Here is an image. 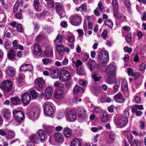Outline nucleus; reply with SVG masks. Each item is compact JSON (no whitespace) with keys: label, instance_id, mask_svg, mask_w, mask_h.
I'll return each mask as SVG.
<instances>
[{"label":"nucleus","instance_id":"nucleus-1","mask_svg":"<svg viewBox=\"0 0 146 146\" xmlns=\"http://www.w3.org/2000/svg\"><path fill=\"white\" fill-rule=\"evenodd\" d=\"M125 113L126 116L122 115L119 117L115 122V124L118 127L122 128L125 126L128 122V117L129 115V112L126 111Z\"/></svg>","mask_w":146,"mask_h":146},{"label":"nucleus","instance_id":"nucleus-2","mask_svg":"<svg viewBox=\"0 0 146 146\" xmlns=\"http://www.w3.org/2000/svg\"><path fill=\"white\" fill-rule=\"evenodd\" d=\"M13 118L17 122L20 123L23 120L24 114L21 111L14 110L13 111Z\"/></svg>","mask_w":146,"mask_h":146},{"label":"nucleus","instance_id":"nucleus-3","mask_svg":"<svg viewBox=\"0 0 146 146\" xmlns=\"http://www.w3.org/2000/svg\"><path fill=\"white\" fill-rule=\"evenodd\" d=\"M12 85V83L11 81H5L0 84V87L4 92H8L11 89Z\"/></svg>","mask_w":146,"mask_h":146},{"label":"nucleus","instance_id":"nucleus-4","mask_svg":"<svg viewBox=\"0 0 146 146\" xmlns=\"http://www.w3.org/2000/svg\"><path fill=\"white\" fill-rule=\"evenodd\" d=\"M40 115V110L37 108H34L29 112V117L33 120L37 119Z\"/></svg>","mask_w":146,"mask_h":146},{"label":"nucleus","instance_id":"nucleus-5","mask_svg":"<svg viewBox=\"0 0 146 146\" xmlns=\"http://www.w3.org/2000/svg\"><path fill=\"white\" fill-rule=\"evenodd\" d=\"M109 60V56L108 53L104 51L103 52H100L98 56V61L102 64L107 62Z\"/></svg>","mask_w":146,"mask_h":146},{"label":"nucleus","instance_id":"nucleus-6","mask_svg":"<svg viewBox=\"0 0 146 146\" xmlns=\"http://www.w3.org/2000/svg\"><path fill=\"white\" fill-rule=\"evenodd\" d=\"M35 87L36 90L40 91L44 86V81L41 78H36L34 82Z\"/></svg>","mask_w":146,"mask_h":146},{"label":"nucleus","instance_id":"nucleus-7","mask_svg":"<svg viewBox=\"0 0 146 146\" xmlns=\"http://www.w3.org/2000/svg\"><path fill=\"white\" fill-rule=\"evenodd\" d=\"M70 78V75L68 72L65 70L62 69L60 72L59 80L62 82L68 80Z\"/></svg>","mask_w":146,"mask_h":146},{"label":"nucleus","instance_id":"nucleus-8","mask_svg":"<svg viewBox=\"0 0 146 146\" xmlns=\"http://www.w3.org/2000/svg\"><path fill=\"white\" fill-rule=\"evenodd\" d=\"M81 16L74 15L72 16L70 18V23L73 25L78 26L80 25L81 23Z\"/></svg>","mask_w":146,"mask_h":146},{"label":"nucleus","instance_id":"nucleus-9","mask_svg":"<svg viewBox=\"0 0 146 146\" xmlns=\"http://www.w3.org/2000/svg\"><path fill=\"white\" fill-rule=\"evenodd\" d=\"M56 5V9L57 13L59 15L60 18L64 17L65 15V12L62 5L60 3H55Z\"/></svg>","mask_w":146,"mask_h":146},{"label":"nucleus","instance_id":"nucleus-10","mask_svg":"<svg viewBox=\"0 0 146 146\" xmlns=\"http://www.w3.org/2000/svg\"><path fill=\"white\" fill-rule=\"evenodd\" d=\"M44 112L45 114L48 116L52 115L53 113L54 110L52 106L47 103L44 104Z\"/></svg>","mask_w":146,"mask_h":146},{"label":"nucleus","instance_id":"nucleus-11","mask_svg":"<svg viewBox=\"0 0 146 146\" xmlns=\"http://www.w3.org/2000/svg\"><path fill=\"white\" fill-rule=\"evenodd\" d=\"M31 100V96L28 93H24L21 96V101L25 105H27Z\"/></svg>","mask_w":146,"mask_h":146},{"label":"nucleus","instance_id":"nucleus-12","mask_svg":"<svg viewBox=\"0 0 146 146\" xmlns=\"http://www.w3.org/2000/svg\"><path fill=\"white\" fill-rule=\"evenodd\" d=\"M33 54L34 55L38 56H40L42 53L40 45L38 44H35L33 46Z\"/></svg>","mask_w":146,"mask_h":146},{"label":"nucleus","instance_id":"nucleus-13","mask_svg":"<svg viewBox=\"0 0 146 146\" xmlns=\"http://www.w3.org/2000/svg\"><path fill=\"white\" fill-rule=\"evenodd\" d=\"M19 69L22 72H25L26 71L31 72L33 69V67L30 64H25L21 66Z\"/></svg>","mask_w":146,"mask_h":146},{"label":"nucleus","instance_id":"nucleus-14","mask_svg":"<svg viewBox=\"0 0 146 146\" xmlns=\"http://www.w3.org/2000/svg\"><path fill=\"white\" fill-rule=\"evenodd\" d=\"M29 139L31 142L35 144L39 143V138L36 134H32L29 137Z\"/></svg>","mask_w":146,"mask_h":146},{"label":"nucleus","instance_id":"nucleus-15","mask_svg":"<svg viewBox=\"0 0 146 146\" xmlns=\"http://www.w3.org/2000/svg\"><path fill=\"white\" fill-rule=\"evenodd\" d=\"M59 71L58 68L56 67L52 68L51 70L50 76L53 79H57L59 76Z\"/></svg>","mask_w":146,"mask_h":146},{"label":"nucleus","instance_id":"nucleus-16","mask_svg":"<svg viewBox=\"0 0 146 146\" xmlns=\"http://www.w3.org/2000/svg\"><path fill=\"white\" fill-rule=\"evenodd\" d=\"M114 100L117 102L119 103H123L125 101V99L122 94L119 92L114 96Z\"/></svg>","mask_w":146,"mask_h":146},{"label":"nucleus","instance_id":"nucleus-17","mask_svg":"<svg viewBox=\"0 0 146 146\" xmlns=\"http://www.w3.org/2000/svg\"><path fill=\"white\" fill-rule=\"evenodd\" d=\"M96 62L94 60H90L87 63L86 65L88 68L91 71H94L96 68Z\"/></svg>","mask_w":146,"mask_h":146},{"label":"nucleus","instance_id":"nucleus-18","mask_svg":"<svg viewBox=\"0 0 146 146\" xmlns=\"http://www.w3.org/2000/svg\"><path fill=\"white\" fill-rule=\"evenodd\" d=\"M54 139L58 143H62L64 141L63 136L60 133H56L54 134Z\"/></svg>","mask_w":146,"mask_h":146},{"label":"nucleus","instance_id":"nucleus-19","mask_svg":"<svg viewBox=\"0 0 146 146\" xmlns=\"http://www.w3.org/2000/svg\"><path fill=\"white\" fill-rule=\"evenodd\" d=\"M37 135L39 137L41 141H44L45 138V133L44 131L42 129H38L36 132Z\"/></svg>","mask_w":146,"mask_h":146},{"label":"nucleus","instance_id":"nucleus-20","mask_svg":"<svg viewBox=\"0 0 146 146\" xmlns=\"http://www.w3.org/2000/svg\"><path fill=\"white\" fill-rule=\"evenodd\" d=\"M108 73L110 75H113L116 72V67L114 65L110 64L107 67Z\"/></svg>","mask_w":146,"mask_h":146},{"label":"nucleus","instance_id":"nucleus-21","mask_svg":"<svg viewBox=\"0 0 146 146\" xmlns=\"http://www.w3.org/2000/svg\"><path fill=\"white\" fill-rule=\"evenodd\" d=\"M63 91L61 90H58L54 94V97L57 99L60 100L64 97Z\"/></svg>","mask_w":146,"mask_h":146},{"label":"nucleus","instance_id":"nucleus-22","mask_svg":"<svg viewBox=\"0 0 146 146\" xmlns=\"http://www.w3.org/2000/svg\"><path fill=\"white\" fill-rule=\"evenodd\" d=\"M69 119L71 121H74L76 119V115L74 111H70L68 113Z\"/></svg>","mask_w":146,"mask_h":146},{"label":"nucleus","instance_id":"nucleus-23","mask_svg":"<svg viewBox=\"0 0 146 146\" xmlns=\"http://www.w3.org/2000/svg\"><path fill=\"white\" fill-rule=\"evenodd\" d=\"M121 88L124 94H126L128 95L129 93L127 83L126 81H123L122 82L121 85Z\"/></svg>","mask_w":146,"mask_h":146},{"label":"nucleus","instance_id":"nucleus-24","mask_svg":"<svg viewBox=\"0 0 146 146\" xmlns=\"http://www.w3.org/2000/svg\"><path fill=\"white\" fill-rule=\"evenodd\" d=\"M6 73L9 76L12 77L15 74V70L11 67H8L6 70Z\"/></svg>","mask_w":146,"mask_h":146},{"label":"nucleus","instance_id":"nucleus-25","mask_svg":"<svg viewBox=\"0 0 146 146\" xmlns=\"http://www.w3.org/2000/svg\"><path fill=\"white\" fill-rule=\"evenodd\" d=\"M11 102L12 104L15 105H19L21 102V100L17 97H12L10 99Z\"/></svg>","mask_w":146,"mask_h":146},{"label":"nucleus","instance_id":"nucleus-26","mask_svg":"<svg viewBox=\"0 0 146 146\" xmlns=\"http://www.w3.org/2000/svg\"><path fill=\"white\" fill-rule=\"evenodd\" d=\"M63 133L66 137H69L71 135V130L68 127H65L63 129Z\"/></svg>","mask_w":146,"mask_h":146},{"label":"nucleus","instance_id":"nucleus-27","mask_svg":"<svg viewBox=\"0 0 146 146\" xmlns=\"http://www.w3.org/2000/svg\"><path fill=\"white\" fill-rule=\"evenodd\" d=\"M56 48L59 54L61 56H63L64 54V46L62 44L60 45H57L56 46Z\"/></svg>","mask_w":146,"mask_h":146},{"label":"nucleus","instance_id":"nucleus-28","mask_svg":"<svg viewBox=\"0 0 146 146\" xmlns=\"http://www.w3.org/2000/svg\"><path fill=\"white\" fill-rule=\"evenodd\" d=\"M78 116L82 119L84 118L86 116V113L85 110L83 108H80L78 109Z\"/></svg>","mask_w":146,"mask_h":146},{"label":"nucleus","instance_id":"nucleus-29","mask_svg":"<svg viewBox=\"0 0 146 146\" xmlns=\"http://www.w3.org/2000/svg\"><path fill=\"white\" fill-rule=\"evenodd\" d=\"M62 37L60 35L58 34L56 38L54 41L55 44L57 45H60L62 44Z\"/></svg>","mask_w":146,"mask_h":146},{"label":"nucleus","instance_id":"nucleus-30","mask_svg":"<svg viewBox=\"0 0 146 146\" xmlns=\"http://www.w3.org/2000/svg\"><path fill=\"white\" fill-rule=\"evenodd\" d=\"M52 89L50 87H48L45 91V95L46 98H49L52 95Z\"/></svg>","mask_w":146,"mask_h":146},{"label":"nucleus","instance_id":"nucleus-31","mask_svg":"<svg viewBox=\"0 0 146 146\" xmlns=\"http://www.w3.org/2000/svg\"><path fill=\"white\" fill-rule=\"evenodd\" d=\"M71 146H81L80 141L76 138L73 139L71 142Z\"/></svg>","mask_w":146,"mask_h":146},{"label":"nucleus","instance_id":"nucleus-32","mask_svg":"<svg viewBox=\"0 0 146 146\" xmlns=\"http://www.w3.org/2000/svg\"><path fill=\"white\" fill-rule=\"evenodd\" d=\"M15 52L12 50H9L7 53V57L10 60L14 58L15 57Z\"/></svg>","mask_w":146,"mask_h":146},{"label":"nucleus","instance_id":"nucleus-33","mask_svg":"<svg viewBox=\"0 0 146 146\" xmlns=\"http://www.w3.org/2000/svg\"><path fill=\"white\" fill-rule=\"evenodd\" d=\"M3 115L4 118L6 120H9L11 117L9 110L8 109H5L3 113Z\"/></svg>","mask_w":146,"mask_h":146},{"label":"nucleus","instance_id":"nucleus-34","mask_svg":"<svg viewBox=\"0 0 146 146\" xmlns=\"http://www.w3.org/2000/svg\"><path fill=\"white\" fill-rule=\"evenodd\" d=\"M143 108L142 105H134L131 108V111H138V110H143Z\"/></svg>","mask_w":146,"mask_h":146},{"label":"nucleus","instance_id":"nucleus-35","mask_svg":"<svg viewBox=\"0 0 146 146\" xmlns=\"http://www.w3.org/2000/svg\"><path fill=\"white\" fill-rule=\"evenodd\" d=\"M74 92L75 94L84 92L82 88L78 85H76L73 89Z\"/></svg>","mask_w":146,"mask_h":146},{"label":"nucleus","instance_id":"nucleus-36","mask_svg":"<svg viewBox=\"0 0 146 146\" xmlns=\"http://www.w3.org/2000/svg\"><path fill=\"white\" fill-rule=\"evenodd\" d=\"M15 136V133L13 131L10 130L7 131L6 132V137L8 138H13Z\"/></svg>","mask_w":146,"mask_h":146},{"label":"nucleus","instance_id":"nucleus-37","mask_svg":"<svg viewBox=\"0 0 146 146\" xmlns=\"http://www.w3.org/2000/svg\"><path fill=\"white\" fill-rule=\"evenodd\" d=\"M110 75V76L106 79V82L108 84H111L113 83L115 80V76L113 75Z\"/></svg>","mask_w":146,"mask_h":146},{"label":"nucleus","instance_id":"nucleus-38","mask_svg":"<svg viewBox=\"0 0 146 146\" xmlns=\"http://www.w3.org/2000/svg\"><path fill=\"white\" fill-rule=\"evenodd\" d=\"M42 126L43 129L48 134H50L52 133V128L51 127L46 125H43Z\"/></svg>","mask_w":146,"mask_h":146},{"label":"nucleus","instance_id":"nucleus-39","mask_svg":"<svg viewBox=\"0 0 146 146\" xmlns=\"http://www.w3.org/2000/svg\"><path fill=\"white\" fill-rule=\"evenodd\" d=\"M111 101L110 98L106 96L102 97L101 98V102L102 103L109 102Z\"/></svg>","mask_w":146,"mask_h":146},{"label":"nucleus","instance_id":"nucleus-40","mask_svg":"<svg viewBox=\"0 0 146 146\" xmlns=\"http://www.w3.org/2000/svg\"><path fill=\"white\" fill-rule=\"evenodd\" d=\"M44 55L47 56L52 57L53 55V51L51 49L46 50L44 52Z\"/></svg>","mask_w":146,"mask_h":146},{"label":"nucleus","instance_id":"nucleus-41","mask_svg":"<svg viewBox=\"0 0 146 146\" xmlns=\"http://www.w3.org/2000/svg\"><path fill=\"white\" fill-rule=\"evenodd\" d=\"M108 116L106 112H104L102 117V120L104 122H106L108 120Z\"/></svg>","mask_w":146,"mask_h":146},{"label":"nucleus","instance_id":"nucleus-42","mask_svg":"<svg viewBox=\"0 0 146 146\" xmlns=\"http://www.w3.org/2000/svg\"><path fill=\"white\" fill-rule=\"evenodd\" d=\"M98 9L99 11L102 13L104 12V7L101 1L99 2L98 4Z\"/></svg>","mask_w":146,"mask_h":146},{"label":"nucleus","instance_id":"nucleus-43","mask_svg":"<svg viewBox=\"0 0 146 146\" xmlns=\"http://www.w3.org/2000/svg\"><path fill=\"white\" fill-rule=\"evenodd\" d=\"M93 78L95 81L98 82L102 78V77L98 74L95 73L92 76Z\"/></svg>","mask_w":146,"mask_h":146},{"label":"nucleus","instance_id":"nucleus-44","mask_svg":"<svg viewBox=\"0 0 146 146\" xmlns=\"http://www.w3.org/2000/svg\"><path fill=\"white\" fill-rule=\"evenodd\" d=\"M72 63L75 64L76 66V67H78L79 66H81L82 64V62L79 60H77L76 61H75L74 58H72Z\"/></svg>","mask_w":146,"mask_h":146},{"label":"nucleus","instance_id":"nucleus-45","mask_svg":"<svg viewBox=\"0 0 146 146\" xmlns=\"http://www.w3.org/2000/svg\"><path fill=\"white\" fill-rule=\"evenodd\" d=\"M104 24L108 26L110 28H112L113 26V22L110 19L105 21L104 22Z\"/></svg>","mask_w":146,"mask_h":146},{"label":"nucleus","instance_id":"nucleus-46","mask_svg":"<svg viewBox=\"0 0 146 146\" xmlns=\"http://www.w3.org/2000/svg\"><path fill=\"white\" fill-rule=\"evenodd\" d=\"M24 75L22 74H20L17 80L18 82L21 83L23 82L24 81Z\"/></svg>","mask_w":146,"mask_h":146},{"label":"nucleus","instance_id":"nucleus-47","mask_svg":"<svg viewBox=\"0 0 146 146\" xmlns=\"http://www.w3.org/2000/svg\"><path fill=\"white\" fill-rule=\"evenodd\" d=\"M132 133L136 136L141 137L145 134V132L143 131V133H138L135 130H133L132 132Z\"/></svg>","mask_w":146,"mask_h":146},{"label":"nucleus","instance_id":"nucleus-48","mask_svg":"<svg viewBox=\"0 0 146 146\" xmlns=\"http://www.w3.org/2000/svg\"><path fill=\"white\" fill-rule=\"evenodd\" d=\"M45 38V35L40 33L36 36V39L37 41H39L40 40L44 39Z\"/></svg>","mask_w":146,"mask_h":146},{"label":"nucleus","instance_id":"nucleus-49","mask_svg":"<svg viewBox=\"0 0 146 146\" xmlns=\"http://www.w3.org/2000/svg\"><path fill=\"white\" fill-rule=\"evenodd\" d=\"M23 10L21 9H19V12L18 11L15 14V16L18 19H20L22 17L21 13H23Z\"/></svg>","mask_w":146,"mask_h":146},{"label":"nucleus","instance_id":"nucleus-50","mask_svg":"<svg viewBox=\"0 0 146 146\" xmlns=\"http://www.w3.org/2000/svg\"><path fill=\"white\" fill-rule=\"evenodd\" d=\"M109 136L110 139L113 140L116 138V135L114 132L111 131L109 134Z\"/></svg>","mask_w":146,"mask_h":146},{"label":"nucleus","instance_id":"nucleus-51","mask_svg":"<svg viewBox=\"0 0 146 146\" xmlns=\"http://www.w3.org/2000/svg\"><path fill=\"white\" fill-rule=\"evenodd\" d=\"M120 85L119 82H117L114 85L113 90L114 93H115L118 91L119 87Z\"/></svg>","mask_w":146,"mask_h":146},{"label":"nucleus","instance_id":"nucleus-52","mask_svg":"<svg viewBox=\"0 0 146 146\" xmlns=\"http://www.w3.org/2000/svg\"><path fill=\"white\" fill-rule=\"evenodd\" d=\"M42 61L44 64L45 65L50 64L51 62V60L47 58H43Z\"/></svg>","mask_w":146,"mask_h":146},{"label":"nucleus","instance_id":"nucleus-53","mask_svg":"<svg viewBox=\"0 0 146 146\" xmlns=\"http://www.w3.org/2000/svg\"><path fill=\"white\" fill-rule=\"evenodd\" d=\"M19 6V2L17 1L13 8V12L14 13L16 12L18 10Z\"/></svg>","mask_w":146,"mask_h":146},{"label":"nucleus","instance_id":"nucleus-54","mask_svg":"<svg viewBox=\"0 0 146 146\" xmlns=\"http://www.w3.org/2000/svg\"><path fill=\"white\" fill-rule=\"evenodd\" d=\"M17 28L18 31L20 33L23 32V29L22 25L20 23H17Z\"/></svg>","mask_w":146,"mask_h":146},{"label":"nucleus","instance_id":"nucleus-55","mask_svg":"<svg viewBox=\"0 0 146 146\" xmlns=\"http://www.w3.org/2000/svg\"><path fill=\"white\" fill-rule=\"evenodd\" d=\"M77 72L80 75H83L85 74L84 69L82 68L77 70Z\"/></svg>","mask_w":146,"mask_h":146},{"label":"nucleus","instance_id":"nucleus-56","mask_svg":"<svg viewBox=\"0 0 146 146\" xmlns=\"http://www.w3.org/2000/svg\"><path fill=\"white\" fill-rule=\"evenodd\" d=\"M134 143L136 146H141V145L140 140L137 139H135L134 140Z\"/></svg>","mask_w":146,"mask_h":146},{"label":"nucleus","instance_id":"nucleus-57","mask_svg":"<svg viewBox=\"0 0 146 146\" xmlns=\"http://www.w3.org/2000/svg\"><path fill=\"white\" fill-rule=\"evenodd\" d=\"M131 34H128L125 38V40L127 42L130 43L131 42Z\"/></svg>","mask_w":146,"mask_h":146},{"label":"nucleus","instance_id":"nucleus-58","mask_svg":"<svg viewBox=\"0 0 146 146\" xmlns=\"http://www.w3.org/2000/svg\"><path fill=\"white\" fill-rule=\"evenodd\" d=\"M54 86L55 87H56L57 88H59L60 87H64V85L58 82H55L54 84Z\"/></svg>","mask_w":146,"mask_h":146},{"label":"nucleus","instance_id":"nucleus-59","mask_svg":"<svg viewBox=\"0 0 146 146\" xmlns=\"http://www.w3.org/2000/svg\"><path fill=\"white\" fill-rule=\"evenodd\" d=\"M132 113L135 114L136 116H141L143 112L141 111H135V112L134 111H131Z\"/></svg>","mask_w":146,"mask_h":146},{"label":"nucleus","instance_id":"nucleus-60","mask_svg":"<svg viewBox=\"0 0 146 146\" xmlns=\"http://www.w3.org/2000/svg\"><path fill=\"white\" fill-rule=\"evenodd\" d=\"M30 92L33 98H35L37 97V93L34 90H31Z\"/></svg>","mask_w":146,"mask_h":146},{"label":"nucleus","instance_id":"nucleus-61","mask_svg":"<svg viewBox=\"0 0 146 146\" xmlns=\"http://www.w3.org/2000/svg\"><path fill=\"white\" fill-rule=\"evenodd\" d=\"M102 109L99 107L96 106L94 107V111L97 113H100L102 112Z\"/></svg>","mask_w":146,"mask_h":146},{"label":"nucleus","instance_id":"nucleus-62","mask_svg":"<svg viewBox=\"0 0 146 146\" xmlns=\"http://www.w3.org/2000/svg\"><path fill=\"white\" fill-rule=\"evenodd\" d=\"M79 84L83 87H85L87 86V83L86 81H84L82 80H81L79 81Z\"/></svg>","mask_w":146,"mask_h":146},{"label":"nucleus","instance_id":"nucleus-63","mask_svg":"<svg viewBox=\"0 0 146 146\" xmlns=\"http://www.w3.org/2000/svg\"><path fill=\"white\" fill-rule=\"evenodd\" d=\"M124 51L129 53H131L132 51V49L131 48H129L127 46H125L123 48Z\"/></svg>","mask_w":146,"mask_h":146},{"label":"nucleus","instance_id":"nucleus-64","mask_svg":"<svg viewBox=\"0 0 146 146\" xmlns=\"http://www.w3.org/2000/svg\"><path fill=\"white\" fill-rule=\"evenodd\" d=\"M39 28V25L38 23L34 24L33 29L34 31L37 32Z\"/></svg>","mask_w":146,"mask_h":146}]
</instances>
